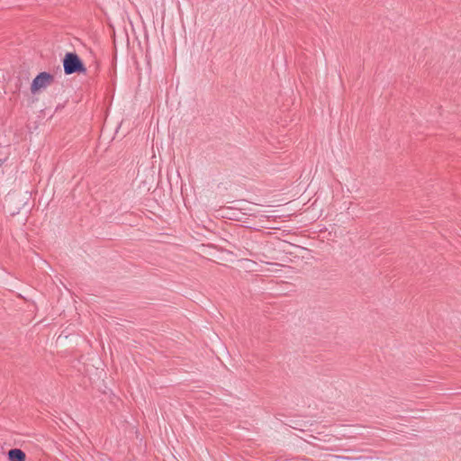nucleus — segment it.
I'll use <instances>...</instances> for the list:
<instances>
[{"mask_svg":"<svg viewBox=\"0 0 461 461\" xmlns=\"http://www.w3.org/2000/svg\"><path fill=\"white\" fill-rule=\"evenodd\" d=\"M9 461H24L25 454L23 450L19 448L10 449L8 452Z\"/></svg>","mask_w":461,"mask_h":461,"instance_id":"7ed1b4c3","label":"nucleus"},{"mask_svg":"<svg viewBox=\"0 0 461 461\" xmlns=\"http://www.w3.org/2000/svg\"><path fill=\"white\" fill-rule=\"evenodd\" d=\"M63 68L66 75H71L75 73H85L86 68L75 52H68L63 59Z\"/></svg>","mask_w":461,"mask_h":461,"instance_id":"f257e3e1","label":"nucleus"},{"mask_svg":"<svg viewBox=\"0 0 461 461\" xmlns=\"http://www.w3.org/2000/svg\"><path fill=\"white\" fill-rule=\"evenodd\" d=\"M22 85H23V79L21 77H17L15 79V86H14V93L20 92V90L22 88Z\"/></svg>","mask_w":461,"mask_h":461,"instance_id":"20e7f679","label":"nucleus"},{"mask_svg":"<svg viewBox=\"0 0 461 461\" xmlns=\"http://www.w3.org/2000/svg\"><path fill=\"white\" fill-rule=\"evenodd\" d=\"M54 82V76L49 72H41L32 82L31 92L36 94Z\"/></svg>","mask_w":461,"mask_h":461,"instance_id":"f03ea898","label":"nucleus"},{"mask_svg":"<svg viewBox=\"0 0 461 461\" xmlns=\"http://www.w3.org/2000/svg\"><path fill=\"white\" fill-rule=\"evenodd\" d=\"M28 79H29V77H24V80H25V81H28Z\"/></svg>","mask_w":461,"mask_h":461,"instance_id":"39448f33","label":"nucleus"}]
</instances>
